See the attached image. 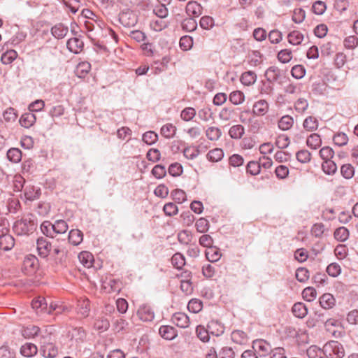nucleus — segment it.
Wrapping results in <instances>:
<instances>
[{
  "mask_svg": "<svg viewBox=\"0 0 358 358\" xmlns=\"http://www.w3.org/2000/svg\"><path fill=\"white\" fill-rule=\"evenodd\" d=\"M37 227V222L32 214L22 217L17 220L13 225V230L17 235H29L32 234Z\"/></svg>",
  "mask_w": 358,
  "mask_h": 358,
  "instance_id": "obj_1",
  "label": "nucleus"
},
{
  "mask_svg": "<svg viewBox=\"0 0 358 358\" xmlns=\"http://www.w3.org/2000/svg\"><path fill=\"white\" fill-rule=\"evenodd\" d=\"M323 352L326 358H343L345 350L341 343L336 341H330L323 346Z\"/></svg>",
  "mask_w": 358,
  "mask_h": 358,
  "instance_id": "obj_2",
  "label": "nucleus"
},
{
  "mask_svg": "<svg viewBox=\"0 0 358 358\" xmlns=\"http://www.w3.org/2000/svg\"><path fill=\"white\" fill-rule=\"evenodd\" d=\"M70 340L69 349L71 352L76 351L80 349V344L83 343L86 338V333L82 327L74 328L70 332Z\"/></svg>",
  "mask_w": 358,
  "mask_h": 358,
  "instance_id": "obj_3",
  "label": "nucleus"
},
{
  "mask_svg": "<svg viewBox=\"0 0 358 358\" xmlns=\"http://www.w3.org/2000/svg\"><path fill=\"white\" fill-rule=\"evenodd\" d=\"M252 349L258 357H266L273 352L270 343L262 339L253 341Z\"/></svg>",
  "mask_w": 358,
  "mask_h": 358,
  "instance_id": "obj_4",
  "label": "nucleus"
},
{
  "mask_svg": "<svg viewBox=\"0 0 358 358\" xmlns=\"http://www.w3.org/2000/svg\"><path fill=\"white\" fill-rule=\"evenodd\" d=\"M137 315L140 320L144 322H151L155 318V313L151 306L148 304L141 305L137 311Z\"/></svg>",
  "mask_w": 358,
  "mask_h": 358,
  "instance_id": "obj_5",
  "label": "nucleus"
},
{
  "mask_svg": "<svg viewBox=\"0 0 358 358\" xmlns=\"http://www.w3.org/2000/svg\"><path fill=\"white\" fill-rule=\"evenodd\" d=\"M268 108L269 106L267 101L261 99L254 103L252 113L256 116H263L267 113Z\"/></svg>",
  "mask_w": 358,
  "mask_h": 358,
  "instance_id": "obj_6",
  "label": "nucleus"
},
{
  "mask_svg": "<svg viewBox=\"0 0 358 358\" xmlns=\"http://www.w3.org/2000/svg\"><path fill=\"white\" fill-rule=\"evenodd\" d=\"M36 245L38 255L43 258L48 257L51 250V244L47 239L43 237L38 238Z\"/></svg>",
  "mask_w": 358,
  "mask_h": 358,
  "instance_id": "obj_7",
  "label": "nucleus"
},
{
  "mask_svg": "<svg viewBox=\"0 0 358 358\" xmlns=\"http://www.w3.org/2000/svg\"><path fill=\"white\" fill-rule=\"evenodd\" d=\"M171 320L174 324L180 328H187L189 324V317L183 313H176L172 316Z\"/></svg>",
  "mask_w": 358,
  "mask_h": 358,
  "instance_id": "obj_8",
  "label": "nucleus"
},
{
  "mask_svg": "<svg viewBox=\"0 0 358 358\" xmlns=\"http://www.w3.org/2000/svg\"><path fill=\"white\" fill-rule=\"evenodd\" d=\"M15 245L14 238L8 234L0 235V249L4 251L10 250Z\"/></svg>",
  "mask_w": 358,
  "mask_h": 358,
  "instance_id": "obj_9",
  "label": "nucleus"
},
{
  "mask_svg": "<svg viewBox=\"0 0 358 358\" xmlns=\"http://www.w3.org/2000/svg\"><path fill=\"white\" fill-rule=\"evenodd\" d=\"M66 46L70 52L78 54L83 50L84 43L82 40L75 37L68 40Z\"/></svg>",
  "mask_w": 358,
  "mask_h": 358,
  "instance_id": "obj_10",
  "label": "nucleus"
},
{
  "mask_svg": "<svg viewBox=\"0 0 358 358\" xmlns=\"http://www.w3.org/2000/svg\"><path fill=\"white\" fill-rule=\"evenodd\" d=\"M159 333L162 338L166 340H173L178 335L177 330L173 327L169 325L161 326Z\"/></svg>",
  "mask_w": 358,
  "mask_h": 358,
  "instance_id": "obj_11",
  "label": "nucleus"
},
{
  "mask_svg": "<svg viewBox=\"0 0 358 358\" xmlns=\"http://www.w3.org/2000/svg\"><path fill=\"white\" fill-rule=\"evenodd\" d=\"M207 327L211 335L219 336L224 331V325L217 320H211L208 322Z\"/></svg>",
  "mask_w": 358,
  "mask_h": 358,
  "instance_id": "obj_12",
  "label": "nucleus"
},
{
  "mask_svg": "<svg viewBox=\"0 0 358 358\" xmlns=\"http://www.w3.org/2000/svg\"><path fill=\"white\" fill-rule=\"evenodd\" d=\"M185 10L189 16L198 17L202 13V7L196 1H189Z\"/></svg>",
  "mask_w": 358,
  "mask_h": 358,
  "instance_id": "obj_13",
  "label": "nucleus"
},
{
  "mask_svg": "<svg viewBox=\"0 0 358 358\" xmlns=\"http://www.w3.org/2000/svg\"><path fill=\"white\" fill-rule=\"evenodd\" d=\"M41 355L46 358H55L58 354V348L55 343L51 345H42L40 348Z\"/></svg>",
  "mask_w": 358,
  "mask_h": 358,
  "instance_id": "obj_14",
  "label": "nucleus"
},
{
  "mask_svg": "<svg viewBox=\"0 0 358 358\" xmlns=\"http://www.w3.org/2000/svg\"><path fill=\"white\" fill-rule=\"evenodd\" d=\"M336 300L334 296L329 293H325L320 298V304L324 309H330L335 305Z\"/></svg>",
  "mask_w": 358,
  "mask_h": 358,
  "instance_id": "obj_15",
  "label": "nucleus"
},
{
  "mask_svg": "<svg viewBox=\"0 0 358 358\" xmlns=\"http://www.w3.org/2000/svg\"><path fill=\"white\" fill-rule=\"evenodd\" d=\"M292 313L298 318H303L308 314V308L302 302L295 303L292 308Z\"/></svg>",
  "mask_w": 358,
  "mask_h": 358,
  "instance_id": "obj_16",
  "label": "nucleus"
},
{
  "mask_svg": "<svg viewBox=\"0 0 358 358\" xmlns=\"http://www.w3.org/2000/svg\"><path fill=\"white\" fill-rule=\"evenodd\" d=\"M91 69V64L88 62H80L75 69V74L80 78H85Z\"/></svg>",
  "mask_w": 358,
  "mask_h": 358,
  "instance_id": "obj_17",
  "label": "nucleus"
},
{
  "mask_svg": "<svg viewBox=\"0 0 358 358\" xmlns=\"http://www.w3.org/2000/svg\"><path fill=\"white\" fill-rule=\"evenodd\" d=\"M36 117L35 115L29 112L22 115L20 118V123L23 127L29 128L36 122Z\"/></svg>",
  "mask_w": 358,
  "mask_h": 358,
  "instance_id": "obj_18",
  "label": "nucleus"
},
{
  "mask_svg": "<svg viewBox=\"0 0 358 358\" xmlns=\"http://www.w3.org/2000/svg\"><path fill=\"white\" fill-rule=\"evenodd\" d=\"M38 348L36 345L27 343L22 345L20 348V353L22 356L26 357H31L36 355Z\"/></svg>",
  "mask_w": 358,
  "mask_h": 358,
  "instance_id": "obj_19",
  "label": "nucleus"
},
{
  "mask_svg": "<svg viewBox=\"0 0 358 358\" xmlns=\"http://www.w3.org/2000/svg\"><path fill=\"white\" fill-rule=\"evenodd\" d=\"M205 255L209 262H215L220 259L222 253L218 248L212 246L206 250Z\"/></svg>",
  "mask_w": 358,
  "mask_h": 358,
  "instance_id": "obj_20",
  "label": "nucleus"
},
{
  "mask_svg": "<svg viewBox=\"0 0 358 358\" xmlns=\"http://www.w3.org/2000/svg\"><path fill=\"white\" fill-rule=\"evenodd\" d=\"M41 331L40 328L35 325H28L22 330V335L25 338H31L39 336Z\"/></svg>",
  "mask_w": 358,
  "mask_h": 358,
  "instance_id": "obj_21",
  "label": "nucleus"
},
{
  "mask_svg": "<svg viewBox=\"0 0 358 358\" xmlns=\"http://www.w3.org/2000/svg\"><path fill=\"white\" fill-rule=\"evenodd\" d=\"M69 241L73 245H78L83 240V234L79 229H71L69 234Z\"/></svg>",
  "mask_w": 358,
  "mask_h": 358,
  "instance_id": "obj_22",
  "label": "nucleus"
},
{
  "mask_svg": "<svg viewBox=\"0 0 358 358\" xmlns=\"http://www.w3.org/2000/svg\"><path fill=\"white\" fill-rule=\"evenodd\" d=\"M231 336L232 341L237 344L245 345L248 341L247 334L241 330L232 331Z\"/></svg>",
  "mask_w": 358,
  "mask_h": 358,
  "instance_id": "obj_23",
  "label": "nucleus"
},
{
  "mask_svg": "<svg viewBox=\"0 0 358 358\" xmlns=\"http://www.w3.org/2000/svg\"><path fill=\"white\" fill-rule=\"evenodd\" d=\"M69 31V28L59 23L51 29V33L55 38L59 39L65 37Z\"/></svg>",
  "mask_w": 358,
  "mask_h": 358,
  "instance_id": "obj_24",
  "label": "nucleus"
},
{
  "mask_svg": "<svg viewBox=\"0 0 358 358\" xmlns=\"http://www.w3.org/2000/svg\"><path fill=\"white\" fill-rule=\"evenodd\" d=\"M39 338L41 346L51 345L55 343V338L50 332L47 329L41 331Z\"/></svg>",
  "mask_w": 358,
  "mask_h": 358,
  "instance_id": "obj_25",
  "label": "nucleus"
},
{
  "mask_svg": "<svg viewBox=\"0 0 358 358\" xmlns=\"http://www.w3.org/2000/svg\"><path fill=\"white\" fill-rule=\"evenodd\" d=\"M67 252L64 248L57 247L53 250V255L56 264L64 265L66 262Z\"/></svg>",
  "mask_w": 358,
  "mask_h": 358,
  "instance_id": "obj_26",
  "label": "nucleus"
},
{
  "mask_svg": "<svg viewBox=\"0 0 358 358\" xmlns=\"http://www.w3.org/2000/svg\"><path fill=\"white\" fill-rule=\"evenodd\" d=\"M78 259L80 263L87 268H90L92 266L94 257L93 255L87 251H83L78 255Z\"/></svg>",
  "mask_w": 358,
  "mask_h": 358,
  "instance_id": "obj_27",
  "label": "nucleus"
},
{
  "mask_svg": "<svg viewBox=\"0 0 358 358\" xmlns=\"http://www.w3.org/2000/svg\"><path fill=\"white\" fill-rule=\"evenodd\" d=\"M306 145L313 150L317 149L322 145L320 136L316 133L310 134L307 138Z\"/></svg>",
  "mask_w": 358,
  "mask_h": 358,
  "instance_id": "obj_28",
  "label": "nucleus"
},
{
  "mask_svg": "<svg viewBox=\"0 0 358 358\" xmlns=\"http://www.w3.org/2000/svg\"><path fill=\"white\" fill-rule=\"evenodd\" d=\"M322 169L327 175L333 176L337 171V166L331 159L326 160L322 164Z\"/></svg>",
  "mask_w": 358,
  "mask_h": 358,
  "instance_id": "obj_29",
  "label": "nucleus"
},
{
  "mask_svg": "<svg viewBox=\"0 0 358 358\" xmlns=\"http://www.w3.org/2000/svg\"><path fill=\"white\" fill-rule=\"evenodd\" d=\"M334 236L338 241L344 242L348 239L350 232L347 228L341 227L335 230Z\"/></svg>",
  "mask_w": 358,
  "mask_h": 358,
  "instance_id": "obj_30",
  "label": "nucleus"
},
{
  "mask_svg": "<svg viewBox=\"0 0 358 358\" xmlns=\"http://www.w3.org/2000/svg\"><path fill=\"white\" fill-rule=\"evenodd\" d=\"M78 313L83 317H87L90 312V301L87 299H80L78 301Z\"/></svg>",
  "mask_w": 358,
  "mask_h": 358,
  "instance_id": "obj_31",
  "label": "nucleus"
},
{
  "mask_svg": "<svg viewBox=\"0 0 358 358\" xmlns=\"http://www.w3.org/2000/svg\"><path fill=\"white\" fill-rule=\"evenodd\" d=\"M245 133L244 127L241 124L232 126L229 131V134L231 138L234 139H240L242 138Z\"/></svg>",
  "mask_w": 358,
  "mask_h": 358,
  "instance_id": "obj_32",
  "label": "nucleus"
},
{
  "mask_svg": "<svg viewBox=\"0 0 358 358\" xmlns=\"http://www.w3.org/2000/svg\"><path fill=\"white\" fill-rule=\"evenodd\" d=\"M303 127L308 131H315L318 127V121L315 117L309 116L304 120Z\"/></svg>",
  "mask_w": 358,
  "mask_h": 358,
  "instance_id": "obj_33",
  "label": "nucleus"
},
{
  "mask_svg": "<svg viewBox=\"0 0 358 358\" xmlns=\"http://www.w3.org/2000/svg\"><path fill=\"white\" fill-rule=\"evenodd\" d=\"M169 25V23L164 20V18H159L157 20H152L150 23V28L155 31H160L166 29Z\"/></svg>",
  "mask_w": 358,
  "mask_h": 358,
  "instance_id": "obj_34",
  "label": "nucleus"
},
{
  "mask_svg": "<svg viewBox=\"0 0 358 358\" xmlns=\"http://www.w3.org/2000/svg\"><path fill=\"white\" fill-rule=\"evenodd\" d=\"M53 224L55 235L63 234L66 232L69 226L66 221L63 220H56Z\"/></svg>",
  "mask_w": 358,
  "mask_h": 358,
  "instance_id": "obj_35",
  "label": "nucleus"
},
{
  "mask_svg": "<svg viewBox=\"0 0 358 358\" xmlns=\"http://www.w3.org/2000/svg\"><path fill=\"white\" fill-rule=\"evenodd\" d=\"M309 358H324L323 348L321 349L316 345L310 346L306 351Z\"/></svg>",
  "mask_w": 358,
  "mask_h": 358,
  "instance_id": "obj_36",
  "label": "nucleus"
},
{
  "mask_svg": "<svg viewBox=\"0 0 358 358\" xmlns=\"http://www.w3.org/2000/svg\"><path fill=\"white\" fill-rule=\"evenodd\" d=\"M257 76L253 71H246L243 73L241 78L243 85L250 86L256 81Z\"/></svg>",
  "mask_w": 358,
  "mask_h": 358,
  "instance_id": "obj_37",
  "label": "nucleus"
},
{
  "mask_svg": "<svg viewBox=\"0 0 358 358\" xmlns=\"http://www.w3.org/2000/svg\"><path fill=\"white\" fill-rule=\"evenodd\" d=\"M287 38L289 43L297 45L301 43L303 35L299 31L294 30L288 34Z\"/></svg>",
  "mask_w": 358,
  "mask_h": 358,
  "instance_id": "obj_38",
  "label": "nucleus"
},
{
  "mask_svg": "<svg viewBox=\"0 0 358 358\" xmlns=\"http://www.w3.org/2000/svg\"><path fill=\"white\" fill-rule=\"evenodd\" d=\"M193 238L191 231L188 230H182L178 234V240L180 243L183 245H189Z\"/></svg>",
  "mask_w": 358,
  "mask_h": 358,
  "instance_id": "obj_39",
  "label": "nucleus"
},
{
  "mask_svg": "<svg viewBox=\"0 0 358 358\" xmlns=\"http://www.w3.org/2000/svg\"><path fill=\"white\" fill-rule=\"evenodd\" d=\"M196 334L197 337L202 342L206 343L209 341L210 333L209 332L208 327L206 329L203 326H197L196 328Z\"/></svg>",
  "mask_w": 358,
  "mask_h": 358,
  "instance_id": "obj_40",
  "label": "nucleus"
},
{
  "mask_svg": "<svg viewBox=\"0 0 358 358\" xmlns=\"http://www.w3.org/2000/svg\"><path fill=\"white\" fill-rule=\"evenodd\" d=\"M176 132V127L172 124H164L161 128V134L166 138H173Z\"/></svg>",
  "mask_w": 358,
  "mask_h": 358,
  "instance_id": "obj_41",
  "label": "nucleus"
},
{
  "mask_svg": "<svg viewBox=\"0 0 358 358\" xmlns=\"http://www.w3.org/2000/svg\"><path fill=\"white\" fill-rule=\"evenodd\" d=\"M294 123L293 118L289 115H284L278 121V127L281 130H288L290 129Z\"/></svg>",
  "mask_w": 358,
  "mask_h": 358,
  "instance_id": "obj_42",
  "label": "nucleus"
},
{
  "mask_svg": "<svg viewBox=\"0 0 358 358\" xmlns=\"http://www.w3.org/2000/svg\"><path fill=\"white\" fill-rule=\"evenodd\" d=\"M17 57V53L14 50H7L2 54L1 61L4 64H11Z\"/></svg>",
  "mask_w": 358,
  "mask_h": 358,
  "instance_id": "obj_43",
  "label": "nucleus"
},
{
  "mask_svg": "<svg viewBox=\"0 0 358 358\" xmlns=\"http://www.w3.org/2000/svg\"><path fill=\"white\" fill-rule=\"evenodd\" d=\"M224 157V152L220 148H215L208 152L207 158L208 160L214 162H219Z\"/></svg>",
  "mask_w": 358,
  "mask_h": 358,
  "instance_id": "obj_44",
  "label": "nucleus"
},
{
  "mask_svg": "<svg viewBox=\"0 0 358 358\" xmlns=\"http://www.w3.org/2000/svg\"><path fill=\"white\" fill-rule=\"evenodd\" d=\"M181 26L183 30L192 32L196 29L197 22L193 17H188L182 22Z\"/></svg>",
  "mask_w": 358,
  "mask_h": 358,
  "instance_id": "obj_45",
  "label": "nucleus"
},
{
  "mask_svg": "<svg viewBox=\"0 0 358 358\" xmlns=\"http://www.w3.org/2000/svg\"><path fill=\"white\" fill-rule=\"evenodd\" d=\"M8 159L14 163H17L21 160L22 152L18 148H10L7 152Z\"/></svg>",
  "mask_w": 358,
  "mask_h": 358,
  "instance_id": "obj_46",
  "label": "nucleus"
},
{
  "mask_svg": "<svg viewBox=\"0 0 358 358\" xmlns=\"http://www.w3.org/2000/svg\"><path fill=\"white\" fill-rule=\"evenodd\" d=\"M41 230L46 236L53 238L55 236L53 224L49 221H45L41 224Z\"/></svg>",
  "mask_w": 358,
  "mask_h": 358,
  "instance_id": "obj_47",
  "label": "nucleus"
},
{
  "mask_svg": "<svg viewBox=\"0 0 358 358\" xmlns=\"http://www.w3.org/2000/svg\"><path fill=\"white\" fill-rule=\"evenodd\" d=\"M207 138L210 141H217L222 135V131L218 127H210L206 131Z\"/></svg>",
  "mask_w": 358,
  "mask_h": 358,
  "instance_id": "obj_48",
  "label": "nucleus"
},
{
  "mask_svg": "<svg viewBox=\"0 0 358 358\" xmlns=\"http://www.w3.org/2000/svg\"><path fill=\"white\" fill-rule=\"evenodd\" d=\"M245 100V96L242 91H232L229 94V101L234 105L242 103Z\"/></svg>",
  "mask_w": 358,
  "mask_h": 358,
  "instance_id": "obj_49",
  "label": "nucleus"
},
{
  "mask_svg": "<svg viewBox=\"0 0 358 358\" xmlns=\"http://www.w3.org/2000/svg\"><path fill=\"white\" fill-rule=\"evenodd\" d=\"M172 265L177 269H181L185 264L184 256L180 253H176L171 257Z\"/></svg>",
  "mask_w": 358,
  "mask_h": 358,
  "instance_id": "obj_50",
  "label": "nucleus"
},
{
  "mask_svg": "<svg viewBox=\"0 0 358 358\" xmlns=\"http://www.w3.org/2000/svg\"><path fill=\"white\" fill-rule=\"evenodd\" d=\"M260 169L261 164L255 161L249 162L246 166L247 173L252 176L258 175L260 173Z\"/></svg>",
  "mask_w": 358,
  "mask_h": 358,
  "instance_id": "obj_51",
  "label": "nucleus"
},
{
  "mask_svg": "<svg viewBox=\"0 0 358 358\" xmlns=\"http://www.w3.org/2000/svg\"><path fill=\"white\" fill-rule=\"evenodd\" d=\"M196 113L194 108L187 107L184 108L180 113V117L184 121L188 122L192 120L196 115Z\"/></svg>",
  "mask_w": 358,
  "mask_h": 358,
  "instance_id": "obj_52",
  "label": "nucleus"
},
{
  "mask_svg": "<svg viewBox=\"0 0 358 358\" xmlns=\"http://www.w3.org/2000/svg\"><path fill=\"white\" fill-rule=\"evenodd\" d=\"M143 141L148 145H152L158 140V134L152 131H146L143 134Z\"/></svg>",
  "mask_w": 358,
  "mask_h": 358,
  "instance_id": "obj_53",
  "label": "nucleus"
},
{
  "mask_svg": "<svg viewBox=\"0 0 358 358\" xmlns=\"http://www.w3.org/2000/svg\"><path fill=\"white\" fill-rule=\"evenodd\" d=\"M341 173L345 179H350L354 176L355 169L350 164H343L341 168Z\"/></svg>",
  "mask_w": 358,
  "mask_h": 358,
  "instance_id": "obj_54",
  "label": "nucleus"
},
{
  "mask_svg": "<svg viewBox=\"0 0 358 358\" xmlns=\"http://www.w3.org/2000/svg\"><path fill=\"white\" fill-rule=\"evenodd\" d=\"M203 303L202 302L196 299H192L189 301L187 308L189 311L197 313L202 310Z\"/></svg>",
  "mask_w": 358,
  "mask_h": 358,
  "instance_id": "obj_55",
  "label": "nucleus"
},
{
  "mask_svg": "<svg viewBox=\"0 0 358 358\" xmlns=\"http://www.w3.org/2000/svg\"><path fill=\"white\" fill-rule=\"evenodd\" d=\"M171 196L172 199L178 203H182L186 201V194L180 189L173 190L171 193Z\"/></svg>",
  "mask_w": 358,
  "mask_h": 358,
  "instance_id": "obj_56",
  "label": "nucleus"
},
{
  "mask_svg": "<svg viewBox=\"0 0 358 358\" xmlns=\"http://www.w3.org/2000/svg\"><path fill=\"white\" fill-rule=\"evenodd\" d=\"M303 298L307 301H313L317 296L316 290L312 287H308L303 290Z\"/></svg>",
  "mask_w": 358,
  "mask_h": 358,
  "instance_id": "obj_57",
  "label": "nucleus"
},
{
  "mask_svg": "<svg viewBox=\"0 0 358 358\" xmlns=\"http://www.w3.org/2000/svg\"><path fill=\"white\" fill-rule=\"evenodd\" d=\"M333 141L335 145L341 147L348 143V137L345 133L339 132L334 136Z\"/></svg>",
  "mask_w": 358,
  "mask_h": 358,
  "instance_id": "obj_58",
  "label": "nucleus"
},
{
  "mask_svg": "<svg viewBox=\"0 0 358 358\" xmlns=\"http://www.w3.org/2000/svg\"><path fill=\"white\" fill-rule=\"evenodd\" d=\"M195 227L198 232L204 233L208 230L209 222L206 219L201 217L196 222Z\"/></svg>",
  "mask_w": 358,
  "mask_h": 358,
  "instance_id": "obj_59",
  "label": "nucleus"
},
{
  "mask_svg": "<svg viewBox=\"0 0 358 358\" xmlns=\"http://www.w3.org/2000/svg\"><path fill=\"white\" fill-rule=\"evenodd\" d=\"M296 278L301 282H304L309 278V271L306 268H299L296 271Z\"/></svg>",
  "mask_w": 358,
  "mask_h": 358,
  "instance_id": "obj_60",
  "label": "nucleus"
},
{
  "mask_svg": "<svg viewBox=\"0 0 358 358\" xmlns=\"http://www.w3.org/2000/svg\"><path fill=\"white\" fill-rule=\"evenodd\" d=\"M297 160L301 163H308L310 161L311 154L307 150H301L296 152Z\"/></svg>",
  "mask_w": 358,
  "mask_h": 358,
  "instance_id": "obj_61",
  "label": "nucleus"
},
{
  "mask_svg": "<svg viewBox=\"0 0 358 358\" xmlns=\"http://www.w3.org/2000/svg\"><path fill=\"white\" fill-rule=\"evenodd\" d=\"M320 157L324 160H330L333 158L334 151L329 146L323 147L319 152Z\"/></svg>",
  "mask_w": 358,
  "mask_h": 358,
  "instance_id": "obj_62",
  "label": "nucleus"
},
{
  "mask_svg": "<svg viewBox=\"0 0 358 358\" xmlns=\"http://www.w3.org/2000/svg\"><path fill=\"white\" fill-rule=\"evenodd\" d=\"M0 358H15V352L7 345L0 347Z\"/></svg>",
  "mask_w": 358,
  "mask_h": 358,
  "instance_id": "obj_63",
  "label": "nucleus"
},
{
  "mask_svg": "<svg viewBox=\"0 0 358 358\" xmlns=\"http://www.w3.org/2000/svg\"><path fill=\"white\" fill-rule=\"evenodd\" d=\"M306 17L305 10L302 8H295L293 11L292 20L296 23H301Z\"/></svg>",
  "mask_w": 358,
  "mask_h": 358,
  "instance_id": "obj_64",
  "label": "nucleus"
}]
</instances>
